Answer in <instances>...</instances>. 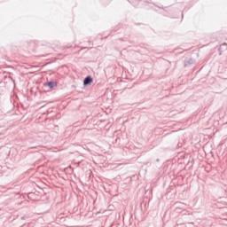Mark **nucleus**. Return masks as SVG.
<instances>
[{"mask_svg":"<svg viewBox=\"0 0 227 227\" xmlns=\"http://www.w3.org/2000/svg\"><path fill=\"white\" fill-rule=\"evenodd\" d=\"M90 82H93V78H91L90 76H87L83 81L85 86H87V84H90Z\"/></svg>","mask_w":227,"mask_h":227,"instance_id":"nucleus-1","label":"nucleus"},{"mask_svg":"<svg viewBox=\"0 0 227 227\" xmlns=\"http://www.w3.org/2000/svg\"><path fill=\"white\" fill-rule=\"evenodd\" d=\"M44 86H48V88H50L51 90H52V88L54 86H56V83L52 82H49L48 83H45Z\"/></svg>","mask_w":227,"mask_h":227,"instance_id":"nucleus-2","label":"nucleus"}]
</instances>
